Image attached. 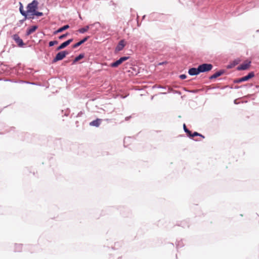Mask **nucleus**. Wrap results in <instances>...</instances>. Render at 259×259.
Here are the masks:
<instances>
[{
  "instance_id": "f257e3e1",
  "label": "nucleus",
  "mask_w": 259,
  "mask_h": 259,
  "mask_svg": "<svg viewBox=\"0 0 259 259\" xmlns=\"http://www.w3.org/2000/svg\"><path fill=\"white\" fill-rule=\"evenodd\" d=\"M38 3L36 0H33L31 3L29 4L27 7V14L28 15H31L35 12L38 8Z\"/></svg>"
},
{
  "instance_id": "f03ea898",
  "label": "nucleus",
  "mask_w": 259,
  "mask_h": 259,
  "mask_svg": "<svg viewBox=\"0 0 259 259\" xmlns=\"http://www.w3.org/2000/svg\"><path fill=\"white\" fill-rule=\"evenodd\" d=\"M68 52L65 51L59 52L53 60V62L55 63L58 61L63 59L66 56L68 55Z\"/></svg>"
},
{
  "instance_id": "7ed1b4c3",
  "label": "nucleus",
  "mask_w": 259,
  "mask_h": 259,
  "mask_svg": "<svg viewBox=\"0 0 259 259\" xmlns=\"http://www.w3.org/2000/svg\"><path fill=\"white\" fill-rule=\"evenodd\" d=\"M199 71L200 72H204L210 71L212 68V65L210 64H203L198 66Z\"/></svg>"
},
{
  "instance_id": "20e7f679",
  "label": "nucleus",
  "mask_w": 259,
  "mask_h": 259,
  "mask_svg": "<svg viewBox=\"0 0 259 259\" xmlns=\"http://www.w3.org/2000/svg\"><path fill=\"white\" fill-rule=\"evenodd\" d=\"M254 73L253 72H251L249 73L247 75L236 79L234 81V82L235 83H240L243 81H247V80H249V79L252 78L253 77H254Z\"/></svg>"
},
{
  "instance_id": "39448f33",
  "label": "nucleus",
  "mask_w": 259,
  "mask_h": 259,
  "mask_svg": "<svg viewBox=\"0 0 259 259\" xmlns=\"http://www.w3.org/2000/svg\"><path fill=\"white\" fill-rule=\"evenodd\" d=\"M128 59V57H121L119 60H117L115 62H113L110 64V66L112 67H117L120 65L122 62L127 60Z\"/></svg>"
},
{
  "instance_id": "423d86ee",
  "label": "nucleus",
  "mask_w": 259,
  "mask_h": 259,
  "mask_svg": "<svg viewBox=\"0 0 259 259\" xmlns=\"http://www.w3.org/2000/svg\"><path fill=\"white\" fill-rule=\"evenodd\" d=\"M251 62L246 61L243 63L240 64L239 66H238L237 69L238 70H244L249 68L250 66Z\"/></svg>"
},
{
  "instance_id": "0eeeda50",
  "label": "nucleus",
  "mask_w": 259,
  "mask_h": 259,
  "mask_svg": "<svg viewBox=\"0 0 259 259\" xmlns=\"http://www.w3.org/2000/svg\"><path fill=\"white\" fill-rule=\"evenodd\" d=\"M12 37L13 39L15 41V42L19 47H22L24 45L22 39L20 38L18 34H14Z\"/></svg>"
},
{
  "instance_id": "6e6552de",
  "label": "nucleus",
  "mask_w": 259,
  "mask_h": 259,
  "mask_svg": "<svg viewBox=\"0 0 259 259\" xmlns=\"http://www.w3.org/2000/svg\"><path fill=\"white\" fill-rule=\"evenodd\" d=\"M73 39L71 38L68 39V40L63 42L62 44H61L56 49L57 51H59L60 50H62L67 46H68L71 42H72Z\"/></svg>"
},
{
  "instance_id": "1a4fd4ad",
  "label": "nucleus",
  "mask_w": 259,
  "mask_h": 259,
  "mask_svg": "<svg viewBox=\"0 0 259 259\" xmlns=\"http://www.w3.org/2000/svg\"><path fill=\"white\" fill-rule=\"evenodd\" d=\"M125 46V43L124 40H121L119 41L118 45L116 48V51H120L123 49Z\"/></svg>"
},
{
  "instance_id": "9d476101",
  "label": "nucleus",
  "mask_w": 259,
  "mask_h": 259,
  "mask_svg": "<svg viewBox=\"0 0 259 259\" xmlns=\"http://www.w3.org/2000/svg\"><path fill=\"white\" fill-rule=\"evenodd\" d=\"M188 73L191 75H195L198 74L200 72L199 71V68H192L189 70Z\"/></svg>"
},
{
  "instance_id": "9b49d317",
  "label": "nucleus",
  "mask_w": 259,
  "mask_h": 259,
  "mask_svg": "<svg viewBox=\"0 0 259 259\" xmlns=\"http://www.w3.org/2000/svg\"><path fill=\"white\" fill-rule=\"evenodd\" d=\"M69 28V26L68 25H66L63 26L62 27H60L58 30L54 32V34L56 35L59 33L62 32V31L68 29Z\"/></svg>"
},
{
  "instance_id": "f8f14e48",
  "label": "nucleus",
  "mask_w": 259,
  "mask_h": 259,
  "mask_svg": "<svg viewBox=\"0 0 259 259\" xmlns=\"http://www.w3.org/2000/svg\"><path fill=\"white\" fill-rule=\"evenodd\" d=\"M101 119H97L90 123V125L91 126H94L96 127H98L101 124Z\"/></svg>"
},
{
  "instance_id": "ddd939ff",
  "label": "nucleus",
  "mask_w": 259,
  "mask_h": 259,
  "mask_svg": "<svg viewBox=\"0 0 259 259\" xmlns=\"http://www.w3.org/2000/svg\"><path fill=\"white\" fill-rule=\"evenodd\" d=\"M37 26H33L31 27L28 28L26 32V35H29L30 34L34 32L37 29Z\"/></svg>"
},
{
  "instance_id": "4468645a",
  "label": "nucleus",
  "mask_w": 259,
  "mask_h": 259,
  "mask_svg": "<svg viewBox=\"0 0 259 259\" xmlns=\"http://www.w3.org/2000/svg\"><path fill=\"white\" fill-rule=\"evenodd\" d=\"M223 73H224V71H222V70L218 71V72H215V73H214L212 75L210 76L209 77V79H213L216 78L222 75L223 74Z\"/></svg>"
},
{
  "instance_id": "2eb2a0df",
  "label": "nucleus",
  "mask_w": 259,
  "mask_h": 259,
  "mask_svg": "<svg viewBox=\"0 0 259 259\" xmlns=\"http://www.w3.org/2000/svg\"><path fill=\"white\" fill-rule=\"evenodd\" d=\"M89 26H86L85 27L83 28H81L79 29L78 31L79 32L81 33H83L85 32H87L89 29Z\"/></svg>"
},
{
  "instance_id": "dca6fc26",
  "label": "nucleus",
  "mask_w": 259,
  "mask_h": 259,
  "mask_svg": "<svg viewBox=\"0 0 259 259\" xmlns=\"http://www.w3.org/2000/svg\"><path fill=\"white\" fill-rule=\"evenodd\" d=\"M21 4V5H20V8H19L20 12L21 14L23 16H25V17H26L27 15V11H26V12H25V11H24L23 10L22 5V4Z\"/></svg>"
},
{
  "instance_id": "f3484780",
  "label": "nucleus",
  "mask_w": 259,
  "mask_h": 259,
  "mask_svg": "<svg viewBox=\"0 0 259 259\" xmlns=\"http://www.w3.org/2000/svg\"><path fill=\"white\" fill-rule=\"evenodd\" d=\"M195 136H200L202 138H204V137L203 135H201V134H200L196 132H194L193 134H191V133H190V134L189 135L190 137H194Z\"/></svg>"
},
{
  "instance_id": "a211bd4d",
  "label": "nucleus",
  "mask_w": 259,
  "mask_h": 259,
  "mask_svg": "<svg viewBox=\"0 0 259 259\" xmlns=\"http://www.w3.org/2000/svg\"><path fill=\"white\" fill-rule=\"evenodd\" d=\"M84 57L83 54H80L79 56L76 57L75 59L74 60V63L80 60V59H82Z\"/></svg>"
},
{
  "instance_id": "6ab92c4d",
  "label": "nucleus",
  "mask_w": 259,
  "mask_h": 259,
  "mask_svg": "<svg viewBox=\"0 0 259 259\" xmlns=\"http://www.w3.org/2000/svg\"><path fill=\"white\" fill-rule=\"evenodd\" d=\"M31 16H41L43 15V13L42 12H37L36 10L35 11V12H34L33 13H32L31 15Z\"/></svg>"
},
{
  "instance_id": "aec40b11",
  "label": "nucleus",
  "mask_w": 259,
  "mask_h": 259,
  "mask_svg": "<svg viewBox=\"0 0 259 259\" xmlns=\"http://www.w3.org/2000/svg\"><path fill=\"white\" fill-rule=\"evenodd\" d=\"M15 247L16 251H20L22 250V246L21 244H16Z\"/></svg>"
},
{
  "instance_id": "412c9836",
  "label": "nucleus",
  "mask_w": 259,
  "mask_h": 259,
  "mask_svg": "<svg viewBox=\"0 0 259 259\" xmlns=\"http://www.w3.org/2000/svg\"><path fill=\"white\" fill-rule=\"evenodd\" d=\"M58 42L57 40L51 41L49 42V46L52 47L55 45L58 44Z\"/></svg>"
},
{
  "instance_id": "4be33fe9",
  "label": "nucleus",
  "mask_w": 259,
  "mask_h": 259,
  "mask_svg": "<svg viewBox=\"0 0 259 259\" xmlns=\"http://www.w3.org/2000/svg\"><path fill=\"white\" fill-rule=\"evenodd\" d=\"M184 126V131H185V132H186V133L188 134V135L189 136V135H190V133H191V132H190L188 129H187V128L186 126V125H185V124H184V126Z\"/></svg>"
},
{
  "instance_id": "5701e85b",
  "label": "nucleus",
  "mask_w": 259,
  "mask_h": 259,
  "mask_svg": "<svg viewBox=\"0 0 259 259\" xmlns=\"http://www.w3.org/2000/svg\"><path fill=\"white\" fill-rule=\"evenodd\" d=\"M68 33H67L66 34H62V35H60V36H59V39H63L65 38L68 35Z\"/></svg>"
},
{
  "instance_id": "b1692460",
  "label": "nucleus",
  "mask_w": 259,
  "mask_h": 259,
  "mask_svg": "<svg viewBox=\"0 0 259 259\" xmlns=\"http://www.w3.org/2000/svg\"><path fill=\"white\" fill-rule=\"evenodd\" d=\"M80 44L79 42H78L77 43H76L75 44H74L73 46H72V48H77L78 47H79V46H80Z\"/></svg>"
},
{
  "instance_id": "393cba45",
  "label": "nucleus",
  "mask_w": 259,
  "mask_h": 259,
  "mask_svg": "<svg viewBox=\"0 0 259 259\" xmlns=\"http://www.w3.org/2000/svg\"><path fill=\"white\" fill-rule=\"evenodd\" d=\"M180 78H181V79H184L186 78L187 76H186V75H185V74H182V75H181L180 76Z\"/></svg>"
},
{
  "instance_id": "a878e982",
  "label": "nucleus",
  "mask_w": 259,
  "mask_h": 259,
  "mask_svg": "<svg viewBox=\"0 0 259 259\" xmlns=\"http://www.w3.org/2000/svg\"><path fill=\"white\" fill-rule=\"evenodd\" d=\"M90 36H86L83 39H82L83 42H85L86 41H87V40L89 38Z\"/></svg>"
},
{
  "instance_id": "bb28decb",
  "label": "nucleus",
  "mask_w": 259,
  "mask_h": 259,
  "mask_svg": "<svg viewBox=\"0 0 259 259\" xmlns=\"http://www.w3.org/2000/svg\"><path fill=\"white\" fill-rule=\"evenodd\" d=\"M80 44V45H82V44L84 43L83 41L82 40H81L80 41H79Z\"/></svg>"
},
{
  "instance_id": "cd10ccee",
  "label": "nucleus",
  "mask_w": 259,
  "mask_h": 259,
  "mask_svg": "<svg viewBox=\"0 0 259 259\" xmlns=\"http://www.w3.org/2000/svg\"><path fill=\"white\" fill-rule=\"evenodd\" d=\"M80 44V45H82V44L84 43L83 41L82 40H81L80 41H79Z\"/></svg>"
}]
</instances>
